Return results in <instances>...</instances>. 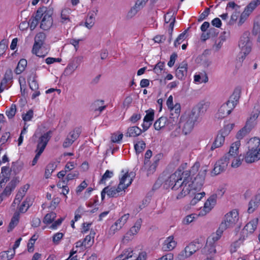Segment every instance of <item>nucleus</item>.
<instances>
[{"mask_svg":"<svg viewBox=\"0 0 260 260\" xmlns=\"http://www.w3.org/2000/svg\"><path fill=\"white\" fill-rule=\"evenodd\" d=\"M175 22V17H172V21L170 22V23L169 25V28H168V33L170 35V37L168 40L169 43H171V42L172 41V34H173Z\"/></svg>","mask_w":260,"mask_h":260,"instance_id":"603ef678","label":"nucleus"},{"mask_svg":"<svg viewBox=\"0 0 260 260\" xmlns=\"http://www.w3.org/2000/svg\"><path fill=\"white\" fill-rule=\"evenodd\" d=\"M51 132L49 131L44 134L41 137H40L37 144L38 149L44 150L48 142L49 141L51 138Z\"/></svg>","mask_w":260,"mask_h":260,"instance_id":"a211bd4d","label":"nucleus"},{"mask_svg":"<svg viewBox=\"0 0 260 260\" xmlns=\"http://www.w3.org/2000/svg\"><path fill=\"white\" fill-rule=\"evenodd\" d=\"M47 201L45 202V205H49V207L51 210H54L56 208L59 203L60 200L58 197L51 198V196H47Z\"/></svg>","mask_w":260,"mask_h":260,"instance_id":"c756f323","label":"nucleus"},{"mask_svg":"<svg viewBox=\"0 0 260 260\" xmlns=\"http://www.w3.org/2000/svg\"><path fill=\"white\" fill-rule=\"evenodd\" d=\"M39 20L40 17H37L36 12L35 16L30 19L27 25H29L31 30H34L38 24Z\"/></svg>","mask_w":260,"mask_h":260,"instance_id":"79ce46f5","label":"nucleus"},{"mask_svg":"<svg viewBox=\"0 0 260 260\" xmlns=\"http://www.w3.org/2000/svg\"><path fill=\"white\" fill-rule=\"evenodd\" d=\"M70 10L69 9H65L62 10L60 20L61 23L67 24L70 22Z\"/></svg>","mask_w":260,"mask_h":260,"instance_id":"f704fd0d","label":"nucleus"},{"mask_svg":"<svg viewBox=\"0 0 260 260\" xmlns=\"http://www.w3.org/2000/svg\"><path fill=\"white\" fill-rule=\"evenodd\" d=\"M13 79L12 71L10 69L7 70L0 84V92H3L7 88V84Z\"/></svg>","mask_w":260,"mask_h":260,"instance_id":"412c9836","label":"nucleus"},{"mask_svg":"<svg viewBox=\"0 0 260 260\" xmlns=\"http://www.w3.org/2000/svg\"><path fill=\"white\" fill-rule=\"evenodd\" d=\"M241 91L239 89L234 90L229 100L219 108L217 113L218 118H223L228 116L237 105L240 97Z\"/></svg>","mask_w":260,"mask_h":260,"instance_id":"20e7f679","label":"nucleus"},{"mask_svg":"<svg viewBox=\"0 0 260 260\" xmlns=\"http://www.w3.org/2000/svg\"><path fill=\"white\" fill-rule=\"evenodd\" d=\"M53 10L52 8L42 7L37 11V17H40V27L44 30L50 29L53 24L52 15Z\"/></svg>","mask_w":260,"mask_h":260,"instance_id":"423d86ee","label":"nucleus"},{"mask_svg":"<svg viewBox=\"0 0 260 260\" xmlns=\"http://www.w3.org/2000/svg\"><path fill=\"white\" fill-rule=\"evenodd\" d=\"M248 144V150L244 160L247 164H251L260 159V139L257 137L251 138Z\"/></svg>","mask_w":260,"mask_h":260,"instance_id":"39448f33","label":"nucleus"},{"mask_svg":"<svg viewBox=\"0 0 260 260\" xmlns=\"http://www.w3.org/2000/svg\"><path fill=\"white\" fill-rule=\"evenodd\" d=\"M189 256L188 255L187 252L185 250L181 251L176 256L177 260H184L186 258L189 257Z\"/></svg>","mask_w":260,"mask_h":260,"instance_id":"338daca9","label":"nucleus"},{"mask_svg":"<svg viewBox=\"0 0 260 260\" xmlns=\"http://www.w3.org/2000/svg\"><path fill=\"white\" fill-rule=\"evenodd\" d=\"M83 209L82 208L79 207L75 212V217L73 220L77 221L79 219H80L81 217V216L83 214Z\"/></svg>","mask_w":260,"mask_h":260,"instance_id":"774afa93","label":"nucleus"},{"mask_svg":"<svg viewBox=\"0 0 260 260\" xmlns=\"http://www.w3.org/2000/svg\"><path fill=\"white\" fill-rule=\"evenodd\" d=\"M250 34L246 31L241 37L239 43V46L241 49V53L245 56L249 54L251 50L252 43L250 39Z\"/></svg>","mask_w":260,"mask_h":260,"instance_id":"1a4fd4ad","label":"nucleus"},{"mask_svg":"<svg viewBox=\"0 0 260 260\" xmlns=\"http://www.w3.org/2000/svg\"><path fill=\"white\" fill-rule=\"evenodd\" d=\"M124 173L123 176L119 179V183L117 187L108 186L105 187L101 192V195H115L119 193L122 190L126 189L131 184L135 177L133 172L129 173L128 172L124 173V171H121Z\"/></svg>","mask_w":260,"mask_h":260,"instance_id":"7ed1b4c3","label":"nucleus"},{"mask_svg":"<svg viewBox=\"0 0 260 260\" xmlns=\"http://www.w3.org/2000/svg\"><path fill=\"white\" fill-rule=\"evenodd\" d=\"M177 245V242L173 236L166 238L162 244V250L164 251H170L173 250Z\"/></svg>","mask_w":260,"mask_h":260,"instance_id":"4468645a","label":"nucleus"},{"mask_svg":"<svg viewBox=\"0 0 260 260\" xmlns=\"http://www.w3.org/2000/svg\"><path fill=\"white\" fill-rule=\"evenodd\" d=\"M234 124H228L224 126V127L220 131V133L223 135L224 137L228 136L232 129L233 128Z\"/></svg>","mask_w":260,"mask_h":260,"instance_id":"09e8293b","label":"nucleus"},{"mask_svg":"<svg viewBox=\"0 0 260 260\" xmlns=\"http://www.w3.org/2000/svg\"><path fill=\"white\" fill-rule=\"evenodd\" d=\"M129 218V214L128 213L124 214L119 218L116 221L120 225L121 227H122L127 222V220Z\"/></svg>","mask_w":260,"mask_h":260,"instance_id":"a18cd8bd","label":"nucleus"},{"mask_svg":"<svg viewBox=\"0 0 260 260\" xmlns=\"http://www.w3.org/2000/svg\"><path fill=\"white\" fill-rule=\"evenodd\" d=\"M260 204V196H255L250 200L248 204V212L251 213L258 207Z\"/></svg>","mask_w":260,"mask_h":260,"instance_id":"393cba45","label":"nucleus"},{"mask_svg":"<svg viewBox=\"0 0 260 260\" xmlns=\"http://www.w3.org/2000/svg\"><path fill=\"white\" fill-rule=\"evenodd\" d=\"M229 160L230 159L224 156L218 160L214 165L211 172L212 175H217L224 172L227 168Z\"/></svg>","mask_w":260,"mask_h":260,"instance_id":"f8f14e48","label":"nucleus"},{"mask_svg":"<svg viewBox=\"0 0 260 260\" xmlns=\"http://www.w3.org/2000/svg\"><path fill=\"white\" fill-rule=\"evenodd\" d=\"M253 33L256 35H258V39L260 41V20L256 21L254 23Z\"/></svg>","mask_w":260,"mask_h":260,"instance_id":"5fc2aeb1","label":"nucleus"},{"mask_svg":"<svg viewBox=\"0 0 260 260\" xmlns=\"http://www.w3.org/2000/svg\"><path fill=\"white\" fill-rule=\"evenodd\" d=\"M199 121L190 113L187 117L183 127V131L185 135L189 134L193 129L195 124Z\"/></svg>","mask_w":260,"mask_h":260,"instance_id":"ddd939ff","label":"nucleus"},{"mask_svg":"<svg viewBox=\"0 0 260 260\" xmlns=\"http://www.w3.org/2000/svg\"><path fill=\"white\" fill-rule=\"evenodd\" d=\"M94 23V18L93 17V14L88 16L85 22V26L88 28H91Z\"/></svg>","mask_w":260,"mask_h":260,"instance_id":"13d9d810","label":"nucleus"},{"mask_svg":"<svg viewBox=\"0 0 260 260\" xmlns=\"http://www.w3.org/2000/svg\"><path fill=\"white\" fill-rule=\"evenodd\" d=\"M239 218L238 211L236 209H233L225 214L220 225L225 230L232 228L237 223Z\"/></svg>","mask_w":260,"mask_h":260,"instance_id":"0eeeda50","label":"nucleus"},{"mask_svg":"<svg viewBox=\"0 0 260 260\" xmlns=\"http://www.w3.org/2000/svg\"><path fill=\"white\" fill-rule=\"evenodd\" d=\"M207 244L205 247V250L207 251L209 253H215L216 252L215 247L214 245V243L211 242L208 244V248H206Z\"/></svg>","mask_w":260,"mask_h":260,"instance_id":"680f3d73","label":"nucleus"},{"mask_svg":"<svg viewBox=\"0 0 260 260\" xmlns=\"http://www.w3.org/2000/svg\"><path fill=\"white\" fill-rule=\"evenodd\" d=\"M26 66L27 60L25 59H21L15 70V73L17 75L20 74L24 71Z\"/></svg>","mask_w":260,"mask_h":260,"instance_id":"72a5a7b5","label":"nucleus"},{"mask_svg":"<svg viewBox=\"0 0 260 260\" xmlns=\"http://www.w3.org/2000/svg\"><path fill=\"white\" fill-rule=\"evenodd\" d=\"M10 251H3L1 253H0V260H10L13 257L15 254V252H13V253H12L11 254L9 255V252H10Z\"/></svg>","mask_w":260,"mask_h":260,"instance_id":"3c124183","label":"nucleus"},{"mask_svg":"<svg viewBox=\"0 0 260 260\" xmlns=\"http://www.w3.org/2000/svg\"><path fill=\"white\" fill-rule=\"evenodd\" d=\"M188 30V28L185 30L182 33L180 34L174 42V46L177 47L179 46L186 38V33Z\"/></svg>","mask_w":260,"mask_h":260,"instance_id":"a19ab883","label":"nucleus"},{"mask_svg":"<svg viewBox=\"0 0 260 260\" xmlns=\"http://www.w3.org/2000/svg\"><path fill=\"white\" fill-rule=\"evenodd\" d=\"M135 253L131 248L125 249L121 254L116 257L114 260H129V259L135 257Z\"/></svg>","mask_w":260,"mask_h":260,"instance_id":"5701e85b","label":"nucleus"},{"mask_svg":"<svg viewBox=\"0 0 260 260\" xmlns=\"http://www.w3.org/2000/svg\"><path fill=\"white\" fill-rule=\"evenodd\" d=\"M194 81L196 82L202 83H207L208 81L207 74L205 72L200 73L194 76Z\"/></svg>","mask_w":260,"mask_h":260,"instance_id":"473e14b6","label":"nucleus"},{"mask_svg":"<svg viewBox=\"0 0 260 260\" xmlns=\"http://www.w3.org/2000/svg\"><path fill=\"white\" fill-rule=\"evenodd\" d=\"M259 4L260 0H253L245 7L243 12L249 17L254 9Z\"/></svg>","mask_w":260,"mask_h":260,"instance_id":"c85d7f7f","label":"nucleus"},{"mask_svg":"<svg viewBox=\"0 0 260 260\" xmlns=\"http://www.w3.org/2000/svg\"><path fill=\"white\" fill-rule=\"evenodd\" d=\"M113 176V172L109 170H107L104 175L102 176V178L100 180V184H105L106 181L108 179L111 178Z\"/></svg>","mask_w":260,"mask_h":260,"instance_id":"37998d69","label":"nucleus"},{"mask_svg":"<svg viewBox=\"0 0 260 260\" xmlns=\"http://www.w3.org/2000/svg\"><path fill=\"white\" fill-rule=\"evenodd\" d=\"M187 63L184 61L179 64L176 70V77L179 80H183L185 79L187 74Z\"/></svg>","mask_w":260,"mask_h":260,"instance_id":"dca6fc26","label":"nucleus"},{"mask_svg":"<svg viewBox=\"0 0 260 260\" xmlns=\"http://www.w3.org/2000/svg\"><path fill=\"white\" fill-rule=\"evenodd\" d=\"M199 163L196 162L190 171H182L181 169H178L166 181V184H168L172 187V189L175 190L183 187L181 195H205L204 191L196 192L194 191L199 190L204 183L208 171L207 166L203 167L194 180L189 183L191 180V174L193 175L199 170Z\"/></svg>","mask_w":260,"mask_h":260,"instance_id":"f257e3e1","label":"nucleus"},{"mask_svg":"<svg viewBox=\"0 0 260 260\" xmlns=\"http://www.w3.org/2000/svg\"><path fill=\"white\" fill-rule=\"evenodd\" d=\"M165 66L164 62H158L153 68V71L157 74H160L161 73Z\"/></svg>","mask_w":260,"mask_h":260,"instance_id":"6e6d98bb","label":"nucleus"},{"mask_svg":"<svg viewBox=\"0 0 260 260\" xmlns=\"http://www.w3.org/2000/svg\"><path fill=\"white\" fill-rule=\"evenodd\" d=\"M17 185V182L15 180H12L7 185L6 187L5 188L2 195H10L12 190H13Z\"/></svg>","mask_w":260,"mask_h":260,"instance_id":"e433bc0d","label":"nucleus"},{"mask_svg":"<svg viewBox=\"0 0 260 260\" xmlns=\"http://www.w3.org/2000/svg\"><path fill=\"white\" fill-rule=\"evenodd\" d=\"M225 230L223 228V227L221 226L220 225L219 226V228L217 230L215 233H213L210 237H209L207 240V247L206 248H208V244H210V243H214L216 241H217L218 240H219L223 233V232Z\"/></svg>","mask_w":260,"mask_h":260,"instance_id":"aec40b11","label":"nucleus"},{"mask_svg":"<svg viewBox=\"0 0 260 260\" xmlns=\"http://www.w3.org/2000/svg\"><path fill=\"white\" fill-rule=\"evenodd\" d=\"M142 133V130L138 126L130 127L127 129L125 136L135 137L140 135Z\"/></svg>","mask_w":260,"mask_h":260,"instance_id":"7c9ffc66","label":"nucleus"},{"mask_svg":"<svg viewBox=\"0 0 260 260\" xmlns=\"http://www.w3.org/2000/svg\"><path fill=\"white\" fill-rule=\"evenodd\" d=\"M206 111V107L204 104H199L196 107L193 108L190 113L196 118L200 120V116Z\"/></svg>","mask_w":260,"mask_h":260,"instance_id":"b1692460","label":"nucleus"},{"mask_svg":"<svg viewBox=\"0 0 260 260\" xmlns=\"http://www.w3.org/2000/svg\"><path fill=\"white\" fill-rule=\"evenodd\" d=\"M140 10L139 8H138L137 7H136V6L134 5L130 10L128 12L127 14V17L128 18H132L133 17H134L137 13Z\"/></svg>","mask_w":260,"mask_h":260,"instance_id":"4d7b16f0","label":"nucleus"},{"mask_svg":"<svg viewBox=\"0 0 260 260\" xmlns=\"http://www.w3.org/2000/svg\"><path fill=\"white\" fill-rule=\"evenodd\" d=\"M134 147L136 153H140L144 150L146 147V144L143 141H140L135 144Z\"/></svg>","mask_w":260,"mask_h":260,"instance_id":"49530a36","label":"nucleus"},{"mask_svg":"<svg viewBox=\"0 0 260 260\" xmlns=\"http://www.w3.org/2000/svg\"><path fill=\"white\" fill-rule=\"evenodd\" d=\"M57 166L55 162H50L46 167L45 175L46 178H49L52 172L56 169Z\"/></svg>","mask_w":260,"mask_h":260,"instance_id":"ea45409f","label":"nucleus"},{"mask_svg":"<svg viewBox=\"0 0 260 260\" xmlns=\"http://www.w3.org/2000/svg\"><path fill=\"white\" fill-rule=\"evenodd\" d=\"M16 112V106L15 104H12L10 109L6 111V114L9 118H13Z\"/></svg>","mask_w":260,"mask_h":260,"instance_id":"8fccbe9b","label":"nucleus"},{"mask_svg":"<svg viewBox=\"0 0 260 260\" xmlns=\"http://www.w3.org/2000/svg\"><path fill=\"white\" fill-rule=\"evenodd\" d=\"M63 234L62 233H57L54 234L52 238L53 242L55 244H59L60 240L62 239L63 237Z\"/></svg>","mask_w":260,"mask_h":260,"instance_id":"bf43d9fd","label":"nucleus"},{"mask_svg":"<svg viewBox=\"0 0 260 260\" xmlns=\"http://www.w3.org/2000/svg\"><path fill=\"white\" fill-rule=\"evenodd\" d=\"M142 223V220L141 218L137 219L135 222L134 225L129 229L127 233L131 236L136 235L140 230Z\"/></svg>","mask_w":260,"mask_h":260,"instance_id":"a878e982","label":"nucleus"},{"mask_svg":"<svg viewBox=\"0 0 260 260\" xmlns=\"http://www.w3.org/2000/svg\"><path fill=\"white\" fill-rule=\"evenodd\" d=\"M240 145V141H237L233 143L230 147L229 152L226 153L224 156L228 157L229 159L236 158V156L238 155V150Z\"/></svg>","mask_w":260,"mask_h":260,"instance_id":"6ab92c4d","label":"nucleus"},{"mask_svg":"<svg viewBox=\"0 0 260 260\" xmlns=\"http://www.w3.org/2000/svg\"><path fill=\"white\" fill-rule=\"evenodd\" d=\"M217 203V196H209L205 199L203 209L199 212L200 216H205L209 213Z\"/></svg>","mask_w":260,"mask_h":260,"instance_id":"9d476101","label":"nucleus"},{"mask_svg":"<svg viewBox=\"0 0 260 260\" xmlns=\"http://www.w3.org/2000/svg\"><path fill=\"white\" fill-rule=\"evenodd\" d=\"M199 216H200L199 213L198 214L192 213L187 215L182 219V223L184 225H188L197 219Z\"/></svg>","mask_w":260,"mask_h":260,"instance_id":"c9c22d12","label":"nucleus"},{"mask_svg":"<svg viewBox=\"0 0 260 260\" xmlns=\"http://www.w3.org/2000/svg\"><path fill=\"white\" fill-rule=\"evenodd\" d=\"M83 58V56H77L71 59L63 71V75L65 76H72L80 67Z\"/></svg>","mask_w":260,"mask_h":260,"instance_id":"6e6552de","label":"nucleus"},{"mask_svg":"<svg viewBox=\"0 0 260 260\" xmlns=\"http://www.w3.org/2000/svg\"><path fill=\"white\" fill-rule=\"evenodd\" d=\"M258 222V219L257 218L250 220L243 228L242 230L243 234L246 235V236H248V235L253 233L257 228Z\"/></svg>","mask_w":260,"mask_h":260,"instance_id":"2eb2a0df","label":"nucleus"},{"mask_svg":"<svg viewBox=\"0 0 260 260\" xmlns=\"http://www.w3.org/2000/svg\"><path fill=\"white\" fill-rule=\"evenodd\" d=\"M56 214L54 212H50L47 214L43 220L44 223L46 224L51 223L54 219L56 218Z\"/></svg>","mask_w":260,"mask_h":260,"instance_id":"c03bdc74","label":"nucleus"},{"mask_svg":"<svg viewBox=\"0 0 260 260\" xmlns=\"http://www.w3.org/2000/svg\"><path fill=\"white\" fill-rule=\"evenodd\" d=\"M225 140V137L221 134L220 133L217 135L215 140L211 147V150H213L215 148L221 147L224 143Z\"/></svg>","mask_w":260,"mask_h":260,"instance_id":"cd10ccee","label":"nucleus"},{"mask_svg":"<svg viewBox=\"0 0 260 260\" xmlns=\"http://www.w3.org/2000/svg\"><path fill=\"white\" fill-rule=\"evenodd\" d=\"M64 218H60L54 222L49 228L51 230H56L61 223Z\"/></svg>","mask_w":260,"mask_h":260,"instance_id":"69168bd1","label":"nucleus"},{"mask_svg":"<svg viewBox=\"0 0 260 260\" xmlns=\"http://www.w3.org/2000/svg\"><path fill=\"white\" fill-rule=\"evenodd\" d=\"M121 229L122 228L120 225L115 221V222L112 224L110 228L107 231L106 234L109 236H112Z\"/></svg>","mask_w":260,"mask_h":260,"instance_id":"2f4dec72","label":"nucleus"},{"mask_svg":"<svg viewBox=\"0 0 260 260\" xmlns=\"http://www.w3.org/2000/svg\"><path fill=\"white\" fill-rule=\"evenodd\" d=\"M46 35L43 32H39L36 35L35 38V43L33 46V51L36 52L37 49H41L43 45Z\"/></svg>","mask_w":260,"mask_h":260,"instance_id":"4be33fe9","label":"nucleus"},{"mask_svg":"<svg viewBox=\"0 0 260 260\" xmlns=\"http://www.w3.org/2000/svg\"><path fill=\"white\" fill-rule=\"evenodd\" d=\"M32 201L28 196H16L13 206L16 207L18 211L14 213L9 223L8 232L11 231L18 223L20 218V213H25L32 204Z\"/></svg>","mask_w":260,"mask_h":260,"instance_id":"f03ea898","label":"nucleus"},{"mask_svg":"<svg viewBox=\"0 0 260 260\" xmlns=\"http://www.w3.org/2000/svg\"><path fill=\"white\" fill-rule=\"evenodd\" d=\"M34 115V112L32 110H29L26 113L22 114V119L24 121H30Z\"/></svg>","mask_w":260,"mask_h":260,"instance_id":"052dcab7","label":"nucleus"},{"mask_svg":"<svg viewBox=\"0 0 260 260\" xmlns=\"http://www.w3.org/2000/svg\"><path fill=\"white\" fill-rule=\"evenodd\" d=\"M159 160V157L155 156L154 157V162L149 167L148 171L149 173H152L155 170L157 162Z\"/></svg>","mask_w":260,"mask_h":260,"instance_id":"e2e57ef3","label":"nucleus"},{"mask_svg":"<svg viewBox=\"0 0 260 260\" xmlns=\"http://www.w3.org/2000/svg\"><path fill=\"white\" fill-rule=\"evenodd\" d=\"M95 233L94 231H90V233L89 235H87L84 239L83 242L86 247L90 246L94 240Z\"/></svg>","mask_w":260,"mask_h":260,"instance_id":"4c0bfd02","label":"nucleus"},{"mask_svg":"<svg viewBox=\"0 0 260 260\" xmlns=\"http://www.w3.org/2000/svg\"><path fill=\"white\" fill-rule=\"evenodd\" d=\"M240 11L237 10V9H236L232 14L230 20L228 22V24L230 25H233L237 20Z\"/></svg>","mask_w":260,"mask_h":260,"instance_id":"de8ad7c7","label":"nucleus"},{"mask_svg":"<svg viewBox=\"0 0 260 260\" xmlns=\"http://www.w3.org/2000/svg\"><path fill=\"white\" fill-rule=\"evenodd\" d=\"M260 113V108L258 109L255 112H252L250 117L248 119L246 125V126L250 127L252 128L255 125L256 122L255 121L257 118L259 114Z\"/></svg>","mask_w":260,"mask_h":260,"instance_id":"bb28decb","label":"nucleus"},{"mask_svg":"<svg viewBox=\"0 0 260 260\" xmlns=\"http://www.w3.org/2000/svg\"><path fill=\"white\" fill-rule=\"evenodd\" d=\"M80 133V129L79 128H76L70 132L67 136L71 138L73 141H75L79 137Z\"/></svg>","mask_w":260,"mask_h":260,"instance_id":"864d4df0","label":"nucleus"},{"mask_svg":"<svg viewBox=\"0 0 260 260\" xmlns=\"http://www.w3.org/2000/svg\"><path fill=\"white\" fill-rule=\"evenodd\" d=\"M154 113L152 110L147 111V114L143 119V123L142 125L144 132L147 131L151 125L154 118Z\"/></svg>","mask_w":260,"mask_h":260,"instance_id":"f3484780","label":"nucleus"},{"mask_svg":"<svg viewBox=\"0 0 260 260\" xmlns=\"http://www.w3.org/2000/svg\"><path fill=\"white\" fill-rule=\"evenodd\" d=\"M251 129V128L250 127L246 126V125H245L238 132L236 135L237 138L238 140L242 139L245 136L249 134Z\"/></svg>","mask_w":260,"mask_h":260,"instance_id":"58836bf2","label":"nucleus"},{"mask_svg":"<svg viewBox=\"0 0 260 260\" xmlns=\"http://www.w3.org/2000/svg\"><path fill=\"white\" fill-rule=\"evenodd\" d=\"M172 120L171 118L168 119L167 117L162 116L155 122L154 127L157 131L165 127H167L168 130H171L174 128V125Z\"/></svg>","mask_w":260,"mask_h":260,"instance_id":"9b49d317","label":"nucleus"},{"mask_svg":"<svg viewBox=\"0 0 260 260\" xmlns=\"http://www.w3.org/2000/svg\"><path fill=\"white\" fill-rule=\"evenodd\" d=\"M7 47V42L5 40L1 41L0 42V56L5 53Z\"/></svg>","mask_w":260,"mask_h":260,"instance_id":"0e129e2a","label":"nucleus"}]
</instances>
